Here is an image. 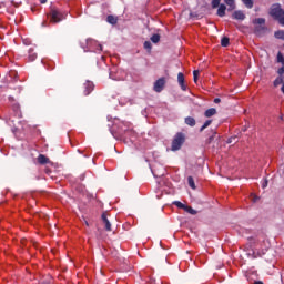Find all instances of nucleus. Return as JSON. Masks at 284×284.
Masks as SVG:
<instances>
[{
    "label": "nucleus",
    "instance_id": "nucleus-35",
    "mask_svg": "<svg viewBox=\"0 0 284 284\" xmlns=\"http://www.w3.org/2000/svg\"><path fill=\"white\" fill-rule=\"evenodd\" d=\"M263 190H265V187H267V180L264 181V183L262 184Z\"/></svg>",
    "mask_w": 284,
    "mask_h": 284
},
{
    "label": "nucleus",
    "instance_id": "nucleus-21",
    "mask_svg": "<svg viewBox=\"0 0 284 284\" xmlns=\"http://www.w3.org/2000/svg\"><path fill=\"white\" fill-rule=\"evenodd\" d=\"M184 212H187L189 214H192L193 216L197 214L196 210H194L192 206H185Z\"/></svg>",
    "mask_w": 284,
    "mask_h": 284
},
{
    "label": "nucleus",
    "instance_id": "nucleus-26",
    "mask_svg": "<svg viewBox=\"0 0 284 284\" xmlns=\"http://www.w3.org/2000/svg\"><path fill=\"white\" fill-rule=\"evenodd\" d=\"M211 6L213 9H216L221 6V0H212Z\"/></svg>",
    "mask_w": 284,
    "mask_h": 284
},
{
    "label": "nucleus",
    "instance_id": "nucleus-22",
    "mask_svg": "<svg viewBox=\"0 0 284 284\" xmlns=\"http://www.w3.org/2000/svg\"><path fill=\"white\" fill-rule=\"evenodd\" d=\"M244 6L251 10V8H254V0H242Z\"/></svg>",
    "mask_w": 284,
    "mask_h": 284
},
{
    "label": "nucleus",
    "instance_id": "nucleus-5",
    "mask_svg": "<svg viewBox=\"0 0 284 284\" xmlns=\"http://www.w3.org/2000/svg\"><path fill=\"white\" fill-rule=\"evenodd\" d=\"M178 83L183 92L187 91V85H185V75L183 72L178 73Z\"/></svg>",
    "mask_w": 284,
    "mask_h": 284
},
{
    "label": "nucleus",
    "instance_id": "nucleus-7",
    "mask_svg": "<svg viewBox=\"0 0 284 284\" xmlns=\"http://www.w3.org/2000/svg\"><path fill=\"white\" fill-rule=\"evenodd\" d=\"M267 32V27L265 26H256L254 28V34H256V37H263V34H265Z\"/></svg>",
    "mask_w": 284,
    "mask_h": 284
},
{
    "label": "nucleus",
    "instance_id": "nucleus-39",
    "mask_svg": "<svg viewBox=\"0 0 284 284\" xmlns=\"http://www.w3.org/2000/svg\"><path fill=\"white\" fill-rule=\"evenodd\" d=\"M40 3H48V0H39Z\"/></svg>",
    "mask_w": 284,
    "mask_h": 284
},
{
    "label": "nucleus",
    "instance_id": "nucleus-40",
    "mask_svg": "<svg viewBox=\"0 0 284 284\" xmlns=\"http://www.w3.org/2000/svg\"><path fill=\"white\" fill-rule=\"evenodd\" d=\"M98 50H103V45L99 44Z\"/></svg>",
    "mask_w": 284,
    "mask_h": 284
},
{
    "label": "nucleus",
    "instance_id": "nucleus-37",
    "mask_svg": "<svg viewBox=\"0 0 284 284\" xmlns=\"http://www.w3.org/2000/svg\"><path fill=\"white\" fill-rule=\"evenodd\" d=\"M214 103H221L220 98H215V99H214Z\"/></svg>",
    "mask_w": 284,
    "mask_h": 284
},
{
    "label": "nucleus",
    "instance_id": "nucleus-41",
    "mask_svg": "<svg viewBox=\"0 0 284 284\" xmlns=\"http://www.w3.org/2000/svg\"><path fill=\"white\" fill-rule=\"evenodd\" d=\"M254 284H264L262 281H256Z\"/></svg>",
    "mask_w": 284,
    "mask_h": 284
},
{
    "label": "nucleus",
    "instance_id": "nucleus-27",
    "mask_svg": "<svg viewBox=\"0 0 284 284\" xmlns=\"http://www.w3.org/2000/svg\"><path fill=\"white\" fill-rule=\"evenodd\" d=\"M173 205H176V207H179L180 210H185L186 206L185 204L179 201L173 202Z\"/></svg>",
    "mask_w": 284,
    "mask_h": 284
},
{
    "label": "nucleus",
    "instance_id": "nucleus-25",
    "mask_svg": "<svg viewBox=\"0 0 284 284\" xmlns=\"http://www.w3.org/2000/svg\"><path fill=\"white\" fill-rule=\"evenodd\" d=\"M212 125V120H206L204 124L201 126L200 132H203L206 128H210Z\"/></svg>",
    "mask_w": 284,
    "mask_h": 284
},
{
    "label": "nucleus",
    "instance_id": "nucleus-14",
    "mask_svg": "<svg viewBox=\"0 0 284 284\" xmlns=\"http://www.w3.org/2000/svg\"><path fill=\"white\" fill-rule=\"evenodd\" d=\"M225 10H227V7L225 4H220L217 9V17H224Z\"/></svg>",
    "mask_w": 284,
    "mask_h": 284
},
{
    "label": "nucleus",
    "instance_id": "nucleus-4",
    "mask_svg": "<svg viewBox=\"0 0 284 284\" xmlns=\"http://www.w3.org/2000/svg\"><path fill=\"white\" fill-rule=\"evenodd\" d=\"M165 88V78H160L154 82L153 90L154 92H163Z\"/></svg>",
    "mask_w": 284,
    "mask_h": 284
},
{
    "label": "nucleus",
    "instance_id": "nucleus-20",
    "mask_svg": "<svg viewBox=\"0 0 284 284\" xmlns=\"http://www.w3.org/2000/svg\"><path fill=\"white\" fill-rule=\"evenodd\" d=\"M187 183H189V186H190L192 190H196V184L194 183V178L189 176V178H187Z\"/></svg>",
    "mask_w": 284,
    "mask_h": 284
},
{
    "label": "nucleus",
    "instance_id": "nucleus-6",
    "mask_svg": "<svg viewBox=\"0 0 284 284\" xmlns=\"http://www.w3.org/2000/svg\"><path fill=\"white\" fill-rule=\"evenodd\" d=\"M101 219L105 231L112 232V224L110 223V220H108V213H102Z\"/></svg>",
    "mask_w": 284,
    "mask_h": 284
},
{
    "label": "nucleus",
    "instance_id": "nucleus-34",
    "mask_svg": "<svg viewBox=\"0 0 284 284\" xmlns=\"http://www.w3.org/2000/svg\"><path fill=\"white\" fill-rule=\"evenodd\" d=\"M234 141H236V138H230L227 143H233Z\"/></svg>",
    "mask_w": 284,
    "mask_h": 284
},
{
    "label": "nucleus",
    "instance_id": "nucleus-23",
    "mask_svg": "<svg viewBox=\"0 0 284 284\" xmlns=\"http://www.w3.org/2000/svg\"><path fill=\"white\" fill-rule=\"evenodd\" d=\"M283 78L282 77H278V78H276L275 80H274V82H273V85H274V88H278V85H283Z\"/></svg>",
    "mask_w": 284,
    "mask_h": 284
},
{
    "label": "nucleus",
    "instance_id": "nucleus-16",
    "mask_svg": "<svg viewBox=\"0 0 284 284\" xmlns=\"http://www.w3.org/2000/svg\"><path fill=\"white\" fill-rule=\"evenodd\" d=\"M29 61H37V52H34V49H29V55H28Z\"/></svg>",
    "mask_w": 284,
    "mask_h": 284
},
{
    "label": "nucleus",
    "instance_id": "nucleus-31",
    "mask_svg": "<svg viewBox=\"0 0 284 284\" xmlns=\"http://www.w3.org/2000/svg\"><path fill=\"white\" fill-rule=\"evenodd\" d=\"M193 81L196 83L199 81V70L193 71Z\"/></svg>",
    "mask_w": 284,
    "mask_h": 284
},
{
    "label": "nucleus",
    "instance_id": "nucleus-42",
    "mask_svg": "<svg viewBox=\"0 0 284 284\" xmlns=\"http://www.w3.org/2000/svg\"><path fill=\"white\" fill-rule=\"evenodd\" d=\"M281 91H282L283 94H284V83L282 84Z\"/></svg>",
    "mask_w": 284,
    "mask_h": 284
},
{
    "label": "nucleus",
    "instance_id": "nucleus-28",
    "mask_svg": "<svg viewBox=\"0 0 284 284\" xmlns=\"http://www.w3.org/2000/svg\"><path fill=\"white\" fill-rule=\"evenodd\" d=\"M143 45L144 50H148L149 52L152 50V42L145 41Z\"/></svg>",
    "mask_w": 284,
    "mask_h": 284
},
{
    "label": "nucleus",
    "instance_id": "nucleus-18",
    "mask_svg": "<svg viewBox=\"0 0 284 284\" xmlns=\"http://www.w3.org/2000/svg\"><path fill=\"white\" fill-rule=\"evenodd\" d=\"M274 37L275 39H281L282 41H284V31L283 30L275 31Z\"/></svg>",
    "mask_w": 284,
    "mask_h": 284
},
{
    "label": "nucleus",
    "instance_id": "nucleus-43",
    "mask_svg": "<svg viewBox=\"0 0 284 284\" xmlns=\"http://www.w3.org/2000/svg\"><path fill=\"white\" fill-rule=\"evenodd\" d=\"M85 225H87V226H90V223H88V221H85Z\"/></svg>",
    "mask_w": 284,
    "mask_h": 284
},
{
    "label": "nucleus",
    "instance_id": "nucleus-29",
    "mask_svg": "<svg viewBox=\"0 0 284 284\" xmlns=\"http://www.w3.org/2000/svg\"><path fill=\"white\" fill-rule=\"evenodd\" d=\"M215 136H216V131H213V134L206 140V145H210V143L214 141Z\"/></svg>",
    "mask_w": 284,
    "mask_h": 284
},
{
    "label": "nucleus",
    "instance_id": "nucleus-12",
    "mask_svg": "<svg viewBox=\"0 0 284 284\" xmlns=\"http://www.w3.org/2000/svg\"><path fill=\"white\" fill-rule=\"evenodd\" d=\"M106 21L111 26H116V23H119V19L116 17L112 16V14L106 17Z\"/></svg>",
    "mask_w": 284,
    "mask_h": 284
},
{
    "label": "nucleus",
    "instance_id": "nucleus-38",
    "mask_svg": "<svg viewBox=\"0 0 284 284\" xmlns=\"http://www.w3.org/2000/svg\"><path fill=\"white\" fill-rule=\"evenodd\" d=\"M242 132H247V126H243Z\"/></svg>",
    "mask_w": 284,
    "mask_h": 284
},
{
    "label": "nucleus",
    "instance_id": "nucleus-1",
    "mask_svg": "<svg viewBox=\"0 0 284 284\" xmlns=\"http://www.w3.org/2000/svg\"><path fill=\"white\" fill-rule=\"evenodd\" d=\"M268 14L280 23V26H284V10L281 7V3H274L271 6Z\"/></svg>",
    "mask_w": 284,
    "mask_h": 284
},
{
    "label": "nucleus",
    "instance_id": "nucleus-32",
    "mask_svg": "<svg viewBox=\"0 0 284 284\" xmlns=\"http://www.w3.org/2000/svg\"><path fill=\"white\" fill-rule=\"evenodd\" d=\"M277 74H280V77H283V74H284V67H282V68H280L277 70Z\"/></svg>",
    "mask_w": 284,
    "mask_h": 284
},
{
    "label": "nucleus",
    "instance_id": "nucleus-2",
    "mask_svg": "<svg viewBox=\"0 0 284 284\" xmlns=\"http://www.w3.org/2000/svg\"><path fill=\"white\" fill-rule=\"evenodd\" d=\"M185 143V133L178 132L171 143V150L172 152H179L181 148H183V144Z\"/></svg>",
    "mask_w": 284,
    "mask_h": 284
},
{
    "label": "nucleus",
    "instance_id": "nucleus-10",
    "mask_svg": "<svg viewBox=\"0 0 284 284\" xmlns=\"http://www.w3.org/2000/svg\"><path fill=\"white\" fill-rule=\"evenodd\" d=\"M38 163H40V165H47V163H50V158H48L43 154H40L38 156Z\"/></svg>",
    "mask_w": 284,
    "mask_h": 284
},
{
    "label": "nucleus",
    "instance_id": "nucleus-15",
    "mask_svg": "<svg viewBox=\"0 0 284 284\" xmlns=\"http://www.w3.org/2000/svg\"><path fill=\"white\" fill-rule=\"evenodd\" d=\"M224 3H226V6H229V11L236 9V3L234 2V0H224Z\"/></svg>",
    "mask_w": 284,
    "mask_h": 284
},
{
    "label": "nucleus",
    "instance_id": "nucleus-13",
    "mask_svg": "<svg viewBox=\"0 0 284 284\" xmlns=\"http://www.w3.org/2000/svg\"><path fill=\"white\" fill-rule=\"evenodd\" d=\"M216 114V110L214 108H211V109H207L205 112H204V116L206 119H210L212 116H214Z\"/></svg>",
    "mask_w": 284,
    "mask_h": 284
},
{
    "label": "nucleus",
    "instance_id": "nucleus-17",
    "mask_svg": "<svg viewBox=\"0 0 284 284\" xmlns=\"http://www.w3.org/2000/svg\"><path fill=\"white\" fill-rule=\"evenodd\" d=\"M254 26H265V18H257L253 20Z\"/></svg>",
    "mask_w": 284,
    "mask_h": 284
},
{
    "label": "nucleus",
    "instance_id": "nucleus-11",
    "mask_svg": "<svg viewBox=\"0 0 284 284\" xmlns=\"http://www.w3.org/2000/svg\"><path fill=\"white\" fill-rule=\"evenodd\" d=\"M184 123L190 125V128H194V125H196V120L192 116H187L185 118Z\"/></svg>",
    "mask_w": 284,
    "mask_h": 284
},
{
    "label": "nucleus",
    "instance_id": "nucleus-36",
    "mask_svg": "<svg viewBox=\"0 0 284 284\" xmlns=\"http://www.w3.org/2000/svg\"><path fill=\"white\" fill-rule=\"evenodd\" d=\"M90 43H94V40L88 39V40H87V44L90 45Z\"/></svg>",
    "mask_w": 284,
    "mask_h": 284
},
{
    "label": "nucleus",
    "instance_id": "nucleus-3",
    "mask_svg": "<svg viewBox=\"0 0 284 284\" xmlns=\"http://www.w3.org/2000/svg\"><path fill=\"white\" fill-rule=\"evenodd\" d=\"M51 23H61L63 21V13L57 8H52L48 13Z\"/></svg>",
    "mask_w": 284,
    "mask_h": 284
},
{
    "label": "nucleus",
    "instance_id": "nucleus-33",
    "mask_svg": "<svg viewBox=\"0 0 284 284\" xmlns=\"http://www.w3.org/2000/svg\"><path fill=\"white\" fill-rule=\"evenodd\" d=\"M253 197H252V201H253V203H257L258 202V196H256V195H252Z\"/></svg>",
    "mask_w": 284,
    "mask_h": 284
},
{
    "label": "nucleus",
    "instance_id": "nucleus-24",
    "mask_svg": "<svg viewBox=\"0 0 284 284\" xmlns=\"http://www.w3.org/2000/svg\"><path fill=\"white\" fill-rule=\"evenodd\" d=\"M151 41H152V43H159V41H161V36L159 33H154L151 37Z\"/></svg>",
    "mask_w": 284,
    "mask_h": 284
},
{
    "label": "nucleus",
    "instance_id": "nucleus-30",
    "mask_svg": "<svg viewBox=\"0 0 284 284\" xmlns=\"http://www.w3.org/2000/svg\"><path fill=\"white\" fill-rule=\"evenodd\" d=\"M277 63H282L284 65V57L281 52L277 53Z\"/></svg>",
    "mask_w": 284,
    "mask_h": 284
},
{
    "label": "nucleus",
    "instance_id": "nucleus-9",
    "mask_svg": "<svg viewBox=\"0 0 284 284\" xmlns=\"http://www.w3.org/2000/svg\"><path fill=\"white\" fill-rule=\"evenodd\" d=\"M232 19H235L236 21H245V13L241 10L234 11Z\"/></svg>",
    "mask_w": 284,
    "mask_h": 284
},
{
    "label": "nucleus",
    "instance_id": "nucleus-8",
    "mask_svg": "<svg viewBox=\"0 0 284 284\" xmlns=\"http://www.w3.org/2000/svg\"><path fill=\"white\" fill-rule=\"evenodd\" d=\"M84 97H88L94 90V83L87 81L84 84Z\"/></svg>",
    "mask_w": 284,
    "mask_h": 284
},
{
    "label": "nucleus",
    "instance_id": "nucleus-19",
    "mask_svg": "<svg viewBox=\"0 0 284 284\" xmlns=\"http://www.w3.org/2000/svg\"><path fill=\"white\" fill-rule=\"evenodd\" d=\"M221 45L222 48H227V45H230V38L223 37L221 40Z\"/></svg>",
    "mask_w": 284,
    "mask_h": 284
}]
</instances>
